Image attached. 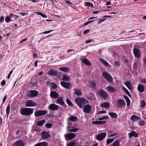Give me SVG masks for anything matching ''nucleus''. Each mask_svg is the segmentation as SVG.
<instances>
[{
	"instance_id": "obj_30",
	"label": "nucleus",
	"mask_w": 146,
	"mask_h": 146,
	"mask_svg": "<svg viewBox=\"0 0 146 146\" xmlns=\"http://www.w3.org/2000/svg\"><path fill=\"white\" fill-rule=\"evenodd\" d=\"M90 86L93 89H96V83L92 81L90 82Z\"/></svg>"
},
{
	"instance_id": "obj_54",
	"label": "nucleus",
	"mask_w": 146,
	"mask_h": 146,
	"mask_svg": "<svg viewBox=\"0 0 146 146\" xmlns=\"http://www.w3.org/2000/svg\"><path fill=\"white\" fill-rule=\"evenodd\" d=\"M93 124L100 125L99 121H93L92 122Z\"/></svg>"
},
{
	"instance_id": "obj_60",
	"label": "nucleus",
	"mask_w": 146,
	"mask_h": 146,
	"mask_svg": "<svg viewBox=\"0 0 146 146\" xmlns=\"http://www.w3.org/2000/svg\"><path fill=\"white\" fill-rule=\"evenodd\" d=\"M106 122V121H99L100 124H104Z\"/></svg>"
},
{
	"instance_id": "obj_45",
	"label": "nucleus",
	"mask_w": 146,
	"mask_h": 146,
	"mask_svg": "<svg viewBox=\"0 0 146 146\" xmlns=\"http://www.w3.org/2000/svg\"><path fill=\"white\" fill-rule=\"evenodd\" d=\"M124 91L125 92V93H126V94H127L128 96H129V97H131V95L129 92V91L125 88H124Z\"/></svg>"
},
{
	"instance_id": "obj_24",
	"label": "nucleus",
	"mask_w": 146,
	"mask_h": 146,
	"mask_svg": "<svg viewBox=\"0 0 146 146\" xmlns=\"http://www.w3.org/2000/svg\"><path fill=\"white\" fill-rule=\"evenodd\" d=\"M48 143L43 142L37 143L34 146H48Z\"/></svg>"
},
{
	"instance_id": "obj_36",
	"label": "nucleus",
	"mask_w": 146,
	"mask_h": 146,
	"mask_svg": "<svg viewBox=\"0 0 146 146\" xmlns=\"http://www.w3.org/2000/svg\"><path fill=\"white\" fill-rule=\"evenodd\" d=\"M109 115L112 118H115L117 117V114L113 112H110L109 113Z\"/></svg>"
},
{
	"instance_id": "obj_34",
	"label": "nucleus",
	"mask_w": 146,
	"mask_h": 146,
	"mask_svg": "<svg viewBox=\"0 0 146 146\" xmlns=\"http://www.w3.org/2000/svg\"><path fill=\"white\" fill-rule=\"evenodd\" d=\"M60 70L64 72H66L69 71V69L67 67H62L59 68V69Z\"/></svg>"
},
{
	"instance_id": "obj_8",
	"label": "nucleus",
	"mask_w": 146,
	"mask_h": 146,
	"mask_svg": "<svg viewBox=\"0 0 146 146\" xmlns=\"http://www.w3.org/2000/svg\"><path fill=\"white\" fill-rule=\"evenodd\" d=\"M106 135V132L102 133L97 135L96 138L99 141H102L105 138Z\"/></svg>"
},
{
	"instance_id": "obj_51",
	"label": "nucleus",
	"mask_w": 146,
	"mask_h": 146,
	"mask_svg": "<svg viewBox=\"0 0 146 146\" xmlns=\"http://www.w3.org/2000/svg\"><path fill=\"white\" fill-rule=\"evenodd\" d=\"M94 21V20L88 21L86 22V23H84V26H86L87 25H88L89 23L93 22Z\"/></svg>"
},
{
	"instance_id": "obj_26",
	"label": "nucleus",
	"mask_w": 146,
	"mask_h": 146,
	"mask_svg": "<svg viewBox=\"0 0 146 146\" xmlns=\"http://www.w3.org/2000/svg\"><path fill=\"white\" fill-rule=\"evenodd\" d=\"M108 91L111 93H113L116 91V90L113 87L108 86L107 87Z\"/></svg>"
},
{
	"instance_id": "obj_19",
	"label": "nucleus",
	"mask_w": 146,
	"mask_h": 146,
	"mask_svg": "<svg viewBox=\"0 0 146 146\" xmlns=\"http://www.w3.org/2000/svg\"><path fill=\"white\" fill-rule=\"evenodd\" d=\"M56 101L57 103L61 105L62 106H64L65 105V104L62 98V97H60L58 99L56 100Z\"/></svg>"
},
{
	"instance_id": "obj_16",
	"label": "nucleus",
	"mask_w": 146,
	"mask_h": 146,
	"mask_svg": "<svg viewBox=\"0 0 146 146\" xmlns=\"http://www.w3.org/2000/svg\"><path fill=\"white\" fill-rule=\"evenodd\" d=\"M49 75L55 76L58 74V71L56 70H50L48 73Z\"/></svg>"
},
{
	"instance_id": "obj_13",
	"label": "nucleus",
	"mask_w": 146,
	"mask_h": 146,
	"mask_svg": "<svg viewBox=\"0 0 146 146\" xmlns=\"http://www.w3.org/2000/svg\"><path fill=\"white\" fill-rule=\"evenodd\" d=\"M36 104V103H35L33 100H29L26 103V106L27 107H32L35 106Z\"/></svg>"
},
{
	"instance_id": "obj_48",
	"label": "nucleus",
	"mask_w": 146,
	"mask_h": 146,
	"mask_svg": "<svg viewBox=\"0 0 146 146\" xmlns=\"http://www.w3.org/2000/svg\"><path fill=\"white\" fill-rule=\"evenodd\" d=\"M86 5L88 6H91V7L94 8V7L93 4L89 2H87L86 3Z\"/></svg>"
},
{
	"instance_id": "obj_15",
	"label": "nucleus",
	"mask_w": 146,
	"mask_h": 146,
	"mask_svg": "<svg viewBox=\"0 0 146 146\" xmlns=\"http://www.w3.org/2000/svg\"><path fill=\"white\" fill-rule=\"evenodd\" d=\"M50 96L51 98H58L59 95L58 93L54 91L51 92Z\"/></svg>"
},
{
	"instance_id": "obj_7",
	"label": "nucleus",
	"mask_w": 146,
	"mask_h": 146,
	"mask_svg": "<svg viewBox=\"0 0 146 146\" xmlns=\"http://www.w3.org/2000/svg\"><path fill=\"white\" fill-rule=\"evenodd\" d=\"M64 136L66 140H70L74 138L76 135L74 133H69L65 134Z\"/></svg>"
},
{
	"instance_id": "obj_3",
	"label": "nucleus",
	"mask_w": 146,
	"mask_h": 146,
	"mask_svg": "<svg viewBox=\"0 0 146 146\" xmlns=\"http://www.w3.org/2000/svg\"><path fill=\"white\" fill-rule=\"evenodd\" d=\"M97 94L102 97V98L106 99L108 96V94L107 93L103 90H99L97 91Z\"/></svg>"
},
{
	"instance_id": "obj_40",
	"label": "nucleus",
	"mask_w": 146,
	"mask_h": 146,
	"mask_svg": "<svg viewBox=\"0 0 146 146\" xmlns=\"http://www.w3.org/2000/svg\"><path fill=\"white\" fill-rule=\"evenodd\" d=\"M145 121L144 120H141L138 122V123L140 126H143L144 125Z\"/></svg>"
},
{
	"instance_id": "obj_42",
	"label": "nucleus",
	"mask_w": 146,
	"mask_h": 146,
	"mask_svg": "<svg viewBox=\"0 0 146 146\" xmlns=\"http://www.w3.org/2000/svg\"><path fill=\"white\" fill-rule=\"evenodd\" d=\"M74 94L76 95L79 96L81 95V92L79 90H76L74 93Z\"/></svg>"
},
{
	"instance_id": "obj_58",
	"label": "nucleus",
	"mask_w": 146,
	"mask_h": 146,
	"mask_svg": "<svg viewBox=\"0 0 146 146\" xmlns=\"http://www.w3.org/2000/svg\"><path fill=\"white\" fill-rule=\"evenodd\" d=\"M141 81L142 83L144 84H146V80L145 79H142L141 80Z\"/></svg>"
},
{
	"instance_id": "obj_39",
	"label": "nucleus",
	"mask_w": 146,
	"mask_h": 146,
	"mask_svg": "<svg viewBox=\"0 0 146 146\" xmlns=\"http://www.w3.org/2000/svg\"><path fill=\"white\" fill-rule=\"evenodd\" d=\"M66 103L70 106H73V104L70 100L68 99H67L66 100Z\"/></svg>"
},
{
	"instance_id": "obj_55",
	"label": "nucleus",
	"mask_w": 146,
	"mask_h": 146,
	"mask_svg": "<svg viewBox=\"0 0 146 146\" xmlns=\"http://www.w3.org/2000/svg\"><path fill=\"white\" fill-rule=\"evenodd\" d=\"M106 19H101V20H99L98 23V24H100L102 22L104 21Z\"/></svg>"
},
{
	"instance_id": "obj_35",
	"label": "nucleus",
	"mask_w": 146,
	"mask_h": 146,
	"mask_svg": "<svg viewBox=\"0 0 146 146\" xmlns=\"http://www.w3.org/2000/svg\"><path fill=\"white\" fill-rule=\"evenodd\" d=\"M10 106L9 105V104L7 107L6 112L7 113V116L8 117L9 116V114L10 112Z\"/></svg>"
},
{
	"instance_id": "obj_50",
	"label": "nucleus",
	"mask_w": 146,
	"mask_h": 146,
	"mask_svg": "<svg viewBox=\"0 0 146 146\" xmlns=\"http://www.w3.org/2000/svg\"><path fill=\"white\" fill-rule=\"evenodd\" d=\"M72 124L71 123H68V125L67 127V129H71V128L72 127Z\"/></svg>"
},
{
	"instance_id": "obj_22",
	"label": "nucleus",
	"mask_w": 146,
	"mask_h": 146,
	"mask_svg": "<svg viewBox=\"0 0 146 146\" xmlns=\"http://www.w3.org/2000/svg\"><path fill=\"white\" fill-rule=\"evenodd\" d=\"M140 118L135 115H132L130 117V119L133 121H137L138 119H140Z\"/></svg>"
},
{
	"instance_id": "obj_6",
	"label": "nucleus",
	"mask_w": 146,
	"mask_h": 146,
	"mask_svg": "<svg viewBox=\"0 0 146 146\" xmlns=\"http://www.w3.org/2000/svg\"><path fill=\"white\" fill-rule=\"evenodd\" d=\"M102 75L109 82H111L112 81L113 78L107 72H103Z\"/></svg>"
},
{
	"instance_id": "obj_17",
	"label": "nucleus",
	"mask_w": 146,
	"mask_h": 146,
	"mask_svg": "<svg viewBox=\"0 0 146 146\" xmlns=\"http://www.w3.org/2000/svg\"><path fill=\"white\" fill-rule=\"evenodd\" d=\"M77 126V125L76 124H75L74 125H72V127L71 129H69L68 130V131L69 132H75L78 131L79 129L78 128H76V127Z\"/></svg>"
},
{
	"instance_id": "obj_43",
	"label": "nucleus",
	"mask_w": 146,
	"mask_h": 146,
	"mask_svg": "<svg viewBox=\"0 0 146 146\" xmlns=\"http://www.w3.org/2000/svg\"><path fill=\"white\" fill-rule=\"evenodd\" d=\"M145 106V102L144 101H141L140 102V107L143 108Z\"/></svg>"
},
{
	"instance_id": "obj_29",
	"label": "nucleus",
	"mask_w": 146,
	"mask_h": 146,
	"mask_svg": "<svg viewBox=\"0 0 146 146\" xmlns=\"http://www.w3.org/2000/svg\"><path fill=\"white\" fill-rule=\"evenodd\" d=\"M124 84L130 90H132L133 89L132 86L129 82H125Z\"/></svg>"
},
{
	"instance_id": "obj_46",
	"label": "nucleus",
	"mask_w": 146,
	"mask_h": 146,
	"mask_svg": "<svg viewBox=\"0 0 146 146\" xmlns=\"http://www.w3.org/2000/svg\"><path fill=\"white\" fill-rule=\"evenodd\" d=\"M37 15H39L41 16L42 17L44 18H46L47 17L46 15L44 14H43L40 12L37 13Z\"/></svg>"
},
{
	"instance_id": "obj_61",
	"label": "nucleus",
	"mask_w": 146,
	"mask_h": 146,
	"mask_svg": "<svg viewBox=\"0 0 146 146\" xmlns=\"http://www.w3.org/2000/svg\"><path fill=\"white\" fill-rule=\"evenodd\" d=\"M106 113V111H105L103 110L99 111V113L100 114L105 113Z\"/></svg>"
},
{
	"instance_id": "obj_44",
	"label": "nucleus",
	"mask_w": 146,
	"mask_h": 146,
	"mask_svg": "<svg viewBox=\"0 0 146 146\" xmlns=\"http://www.w3.org/2000/svg\"><path fill=\"white\" fill-rule=\"evenodd\" d=\"M50 86L53 88H56L57 87V85L53 82H51Z\"/></svg>"
},
{
	"instance_id": "obj_38",
	"label": "nucleus",
	"mask_w": 146,
	"mask_h": 146,
	"mask_svg": "<svg viewBox=\"0 0 146 146\" xmlns=\"http://www.w3.org/2000/svg\"><path fill=\"white\" fill-rule=\"evenodd\" d=\"M114 140V138H113L111 139H109L106 141V143L107 144H109L112 143Z\"/></svg>"
},
{
	"instance_id": "obj_33",
	"label": "nucleus",
	"mask_w": 146,
	"mask_h": 146,
	"mask_svg": "<svg viewBox=\"0 0 146 146\" xmlns=\"http://www.w3.org/2000/svg\"><path fill=\"white\" fill-rule=\"evenodd\" d=\"M72 121H76L78 120L77 117L76 116H72L70 117L68 119Z\"/></svg>"
},
{
	"instance_id": "obj_21",
	"label": "nucleus",
	"mask_w": 146,
	"mask_h": 146,
	"mask_svg": "<svg viewBox=\"0 0 146 146\" xmlns=\"http://www.w3.org/2000/svg\"><path fill=\"white\" fill-rule=\"evenodd\" d=\"M129 137L131 138L132 137H137L138 136V134L134 131H132L129 134Z\"/></svg>"
},
{
	"instance_id": "obj_4",
	"label": "nucleus",
	"mask_w": 146,
	"mask_h": 146,
	"mask_svg": "<svg viewBox=\"0 0 146 146\" xmlns=\"http://www.w3.org/2000/svg\"><path fill=\"white\" fill-rule=\"evenodd\" d=\"M38 94V92L36 90H30L27 91V96L28 97H31L37 96Z\"/></svg>"
},
{
	"instance_id": "obj_41",
	"label": "nucleus",
	"mask_w": 146,
	"mask_h": 146,
	"mask_svg": "<svg viewBox=\"0 0 146 146\" xmlns=\"http://www.w3.org/2000/svg\"><path fill=\"white\" fill-rule=\"evenodd\" d=\"M76 143L74 142L71 141L66 145V146H75Z\"/></svg>"
},
{
	"instance_id": "obj_37",
	"label": "nucleus",
	"mask_w": 146,
	"mask_h": 146,
	"mask_svg": "<svg viewBox=\"0 0 146 146\" xmlns=\"http://www.w3.org/2000/svg\"><path fill=\"white\" fill-rule=\"evenodd\" d=\"M119 143V139H117L113 143L112 146H118Z\"/></svg>"
},
{
	"instance_id": "obj_18",
	"label": "nucleus",
	"mask_w": 146,
	"mask_h": 146,
	"mask_svg": "<svg viewBox=\"0 0 146 146\" xmlns=\"http://www.w3.org/2000/svg\"><path fill=\"white\" fill-rule=\"evenodd\" d=\"M117 106L118 107H121L125 105L123 100L121 99L118 100H117Z\"/></svg>"
},
{
	"instance_id": "obj_57",
	"label": "nucleus",
	"mask_w": 146,
	"mask_h": 146,
	"mask_svg": "<svg viewBox=\"0 0 146 146\" xmlns=\"http://www.w3.org/2000/svg\"><path fill=\"white\" fill-rule=\"evenodd\" d=\"M115 66H119L120 65V63L119 62H114Z\"/></svg>"
},
{
	"instance_id": "obj_62",
	"label": "nucleus",
	"mask_w": 146,
	"mask_h": 146,
	"mask_svg": "<svg viewBox=\"0 0 146 146\" xmlns=\"http://www.w3.org/2000/svg\"><path fill=\"white\" fill-rule=\"evenodd\" d=\"M92 41V40L91 39L88 40L86 41L85 43L86 44H88L91 42Z\"/></svg>"
},
{
	"instance_id": "obj_9",
	"label": "nucleus",
	"mask_w": 146,
	"mask_h": 146,
	"mask_svg": "<svg viewBox=\"0 0 146 146\" xmlns=\"http://www.w3.org/2000/svg\"><path fill=\"white\" fill-rule=\"evenodd\" d=\"M60 84L64 88L67 89H69L71 86V84L70 83L65 82L62 81Z\"/></svg>"
},
{
	"instance_id": "obj_14",
	"label": "nucleus",
	"mask_w": 146,
	"mask_h": 146,
	"mask_svg": "<svg viewBox=\"0 0 146 146\" xmlns=\"http://www.w3.org/2000/svg\"><path fill=\"white\" fill-rule=\"evenodd\" d=\"M133 52L135 56L137 58H139L140 56V51L137 48H134Z\"/></svg>"
},
{
	"instance_id": "obj_12",
	"label": "nucleus",
	"mask_w": 146,
	"mask_h": 146,
	"mask_svg": "<svg viewBox=\"0 0 146 146\" xmlns=\"http://www.w3.org/2000/svg\"><path fill=\"white\" fill-rule=\"evenodd\" d=\"M41 137L42 139H45L48 138L50 137L49 133L46 131H43L41 134Z\"/></svg>"
},
{
	"instance_id": "obj_27",
	"label": "nucleus",
	"mask_w": 146,
	"mask_h": 146,
	"mask_svg": "<svg viewBox=\"0 0 146 146\" xmlns=\"http://www.w3.org/2000/svg\"><path fill=\"white\" fill-rule=\"evenodd\" d=\"M70 80V78L66 74L63 75L62 78V80L65 81H69Z\"/></svg>"
},
{
	"instance_id": "obj_5",
	"label": "nucleus",
	"mask_w": 146,
	"mask_h": 146,
	"mask_svg": "<svg viewBox=\"0 0 146 146\" xmlns=\"http://www.w3.org/2000/svg\"><path fill=\"white\" fill-rule=\"evenodd\" d=\"M48 113V112L46 110H39L35 112L34 114L36 117H39L45 115Z\"/></svg>"
},
{
	"instance_id": "obj_23",
	"label": "nucleus",
	"mask_w": 146,
	"mask_h": 146,
	"mask_svg": "<svg viewBox=\"0 0 146 146\" xmlns=\"http://www.w3.org/2000/svg\"><path fill=\"white\" fill-rule=\"evenodd\" d=\"M137 89L139 92H142L144 91V87L143 85L141 84H139L138 86Z\"/></svg>"
},
{
	"instance_id": "obj_25",
	"label": "nucleus",
	"mask_w": 146,
	"mask_h": 146,
	"mask_svg": "<svg viewBox=\"0 0 146 146\" xmlns=\"http://www.w3.org/2000/svg\"><path fill=\"white\" fill-rule=\"evenodd\" d=\"M82 62L88 66H90L91 65V63L90 61L86 58H84L82 60Z\"/></svg>"
},
{
	"instance_id": "obj_28",
	"label": "nucleus",
	"mask_w": 146,
	"mask_h": 146,
	"mask_svg": "<svg viewBox=\"0 0 146 146\" xmlns=\"http://www.w3.org/2000/svg\"><path fill=\"white\" fill-rule=\"evenodd\" d=\"M100 62L102 63L104 66L106 67H108L109 66L108 63L105 60L102 58H100Z\"/></svg>"
},
{
	"instance_id": "obj_31",
	"label": "nucleus",
	"mask_w": 146,
	"mask_h": 146,
	"mask_svg": "<svg viewBox=\"0 0 146 146\" xmlns=\"http://www.w3.org/2000/svg\"><path fill=\"white\" fill-rule=\"evenodd\" d=\"M110 106V104L108 102H106L102 103L101 105V107L102 108L104 107L105 108H108Z\"/></svg>"
},
{
	"instance_id": "obj_49",
	"label": "nucleus",
	"mask_w": 146,
	"mask_h": 146,
	"mask_svg": "<svg viewBox=\"0 0 146 146\" xmlns=\"http://www.w3.org/2000/svg\"><path fill=\"white\" fill-rule=\"evenodd\" d=\"M52 124L50 123H46L45 125V126L46 127L48 128H50L51 127H52Z\"/></svg>"
},
{
	"instance_id": "obj_11",
	"label": "nucleus",
	"mask_w": 146,
	"mask_h": 146,
	"mask_svg": "<svg viewBox=\"0 0 146 146\" xmlns=\"http://www.w3.org/2000/svg\"><path fill=\"white\" fill-rule=\"evenodd\" d=\"M59 106L55 104H50L48 108L52 111L56 110H58Z\"/></svg>"
},
{
	"instance_id": "obj_64",
	"label": "nucleus",
	"mask_w": 146,
	"mask_h": 146,
	"mask_svg": "<svg viewBox=\"0 0 146 146\" xmlns=\"http://www.w3.org/2000/svg\"><path fill=\"white\" fill-rule=\"evenodd\" d=\"M4 20V17L3 16H1L0 17V21L1 22H2Z\"/></svg>"
},
{
	"instance_id": "obj_20",
	"label": "nucleus",
	"mask_w": 146,
	"mask_h": 146,
	"mask_svg": "<svg viewBox=\"0 0 146 146\" xmlns=\"http://www.w3.org/2000/svg\"><path fill=\"white\" fill-rule=\"evenodd\" d=\"M24 143L21 140H18L17 141L14 143V146H24Z\"/></svg>"
},
{
	"instance_id": "obj_63",
	"label": "nucleus",
	"mask_w": 146,
	"mask_h": 146,
	"mask_svg": "<svg viewBox=\"0 0 146 146\" xmlns=\"http://www.w3.org/2000/svg\"><path fill=\"white\" fill-rule=\"evenodd\" d=\"M90 31V30L88 29L84 31V34H86L88 33Z\"/></svg>"
},
{
	"instance_id": "obj_59",
	"label": "nucleus",
	"mask_w": 146,
	"mask_h": 146,
	"mask_svg": "<svg viewBox=\"0 0 146 146\" xmlns=\"http://www.w3.org/2000/svg\"><path fill=\"white\" fill-rule=\"evenodd\" d=\"M127 103V106H129L130 104V100L129 99L126 101Z\"/></svg>"
},
{
	"instance_id": "obj_2",
	"label": "nucleus",
	"mask_w": 146,
	"mask_h": 146,
	"mask_svg": "<svg viewBox=\"0 0 146 146\" xmlns=\"http://www.w3.org/2000/svg\"><path fill=\"white\" fill-rule=\"evenodd\" d=\"M33 113V110L31 108H25L21 109V114L23 115L28 116L32 114Z\"/></svg>"
},
{
	"instance_id": "obj_47",
	"label": "nucleus",
	"mask_w": 146,
	"mask_h": 146,
	"mask_svg": "<svg viewBox=\"0 0 146 146\" xmlns=\"http://www.w3.org/2000/svg\"><path fill=\"white\" fill-rule=\"evenodd\" d=\"M108 118H109V117L108 116H106L101 118H98V119L99 120H101L103 119H107Z\"/></svg>"
},
{
	"instance_id": "obj_56",
	"label": "nucleus",
	"mask_w": 146,
	"mask_h": 146,
	"mask_svg": "<svg viewBox=\"0 0 146 146\" xmlns=\"http://www.w3.org/2000/svg\"><path fill=\"white\" fill-rule=\"evenodd\" d=\"M53 114L51 113H49L48 114H47L46 115L47 117H53Z\"/></svg>"
},
{
	"instance_id": "obj_32",
	"label": "nucleus",
	"mask_w": 146,
	"mask_h": 146,
	"mask_svg": "<svg viewBox=\"0 0 146 146\" xmlns=\"http://www.w3.org/2000/svg\"><path fill=\"white\" fill-rule=\"evenodd\" d=\"M45 122V120H42L38 121L36 123V125L39 126H41L43 125V124Z\"/></svg>"
},
{
	"instance_id": "obj_53",
	"label": "nucleus",
	"mask_w": 146,
	"mask_h": 146,
	"mask_svg": "<svg viewBox=\"0 0 146 146\" xmlns=\"http://www.w3.org/2000/svg\"><path fill=\"white\" fill-rule=\"evenodd\" d=\"M53 31L52 30H50L48 31H46L44 32L43 33H41L39 34H45L46 33H48L50 32H51Z\"/></svg>"
},
{
	"instance_id": "obj_52",
	"label": "nucleus",
	"mask_w": 146,
	"mask_h": 146,
	"mask_svg": "<svg viewBox=\"0 0 146 146\" xmlns=\"http://www.w3.org/2000/svg\"><path fill=\"white\" fill-rule=\"evenodd\" d=\"M11 20L9 16H7L5 19V21L7 23H8Z\"/></svg>"
},
{
	"instance_id": "obj_10",
	"label": "nucleus",
	"mask_w": 146,
	"mask_h": 146,
	"mask_svg": "<svg viewBox=\"0 0 146 146\" xmlns=\"http://www.w3.org/2000/svg\"><path fill=\"white\" fill-rule=\"evenodd\" d=\"M91 110V107L89 104H87L84 106L83 108L84 111L86 113H89Z\"/></svg>"
},
{
	"instance_id": "obj_1",
	"label": "nucleus",
	"mask_w": 146,
	"mask_h": 146,
	"mask_svg": "<svg viewBox=\"0 0 146 146\" xmlns=\"http://www.w3.org/2000/svg\"><path fill=\"white\" fill-rule=\"evenodd\" d=\"M75 102L79 107L81 108H83L84 105L87 104L88 101L86 99L82 98H77L75 100Z\"/></svg>"
}]
</instances>
